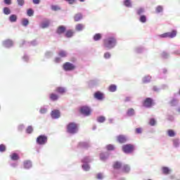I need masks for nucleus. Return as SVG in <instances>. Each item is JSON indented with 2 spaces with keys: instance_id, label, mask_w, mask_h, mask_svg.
Listing matches in <instances>:
<instances>
[{
  "instance_id": "38",
  "label": "nucleus",
  "mask_w": 180,
  "mask_h": 180,
  "mask_svg": "<svg viewBox=\"0 0 180 180\" xmlns=\"http://www.w3.org/2000/svg\"><path fill=\"white\" fill-rule=\"evenodd\" d=\"M50 99L51 101H57V99H58V96L56 94H51L50 95Z\"/></svg>"
},
{
  "instance_id": "27",
  "label": "nucleus",
  "mask_w": 180,
  "mask_h": 180,
  "mask_svg": "<svg viewBox=\"0 0 180 180\" xmlns=\"http://www.w3.org/2000/svg\"><path fill=\"white\" fill-rule=\"evenodd\" d=\"M58 56L62 58L67 57V56H68V53L65 51L61 50L58 52Z\"/></svg>"
},
{
  "instance_id": "26",
  "label": "nucleus",
  "mask_w": 180,
  "mask_h": 180,
  "mask_svg": "<svg viewBox=\"0 0 180 180\" xmlns=\"http://www.w3.org/2000/svg\"><path fill=\"white\" fill-rule=\"evenodd\" d=\"M84 25L82 24H78L76 25L75 27V30L77 31V32H82V30H84Z\"/></svg>"
},
{
  "instance_id": "56",
  "label": "nucleus",
  "mask_w": 180,
  "mask_h": 180,
  "mask_svg": "<svg viewBox=\"0 0 180 180\" xmlns=\"http://www.w3.org/2000/svg\"><path fill=\"white\" fill-rule=\"evenodd\" d=\"M37 44H39V42L37 40H34L31 41L30 46H37Z\"/></svg>"
},
{
  "instance_id": "12",
  "label": "nucleus",
  "mask_w": 180,
  "mask_h": 180,
  "mask_svg": "<svg viewBox=\"0 0 180 180\" xmlns=\"http://www.w3.org/2000/svg\"><path fill=\"white\" fill-rule=\"evenodd\" d=\"M179 96V95H176V96H175L174 98H173L172 99V101H170V105L172 106H176V105H178V103H179V99L178 98Z\"/></svg>"
},
{
  "instance_id": "19",
  "label": "nucleus",
  "mask_w": 180,
  "mask_h": 180,
  "mask_svg": "<svg viewBox=\"0 0 180 180\" xmlns=\"http://www.w3.org/2000/svg\"><path fill=\"white\" fill-rule=\"evenodd\" d=\"M11 159L13 160V161H18V160H19L20 158L19 157V155H18L17 153H12L11 155Z\"/></svg>"
},
{
  "instance_id": "63",
  "label": "nucleus",
  "mask_w": 180,
  "mask_h": 180,
  "mask_svg": "<svg viewBox=\"0 0 180 180\" xmlns=\"http://www.w3.org/2000/svg\"><path fill=\"white\" fill-rule=\"evenodd\" d=\"M173 53L176 54V56H180V50L174 51Z\"/></svg>"
},
{
  "instance_id": "55",
  "label": "nucleus",
  "mask_w": 180,
  "mask_h": 180,
  "mask_svg": "<svg viewBox=\"0 0 180 180\" xmlns=\"http://www.w3.org/2000/svg\"><path fill=\"white\" fill-rule=\"evenodd\" d=\"M5 5H12V0H4Z\"/></svg>"
},
{
  "instance_id": "10",
  "label": "nucleus",
  "mask_w": 180,
  "mask_h": 180,
  "mask_svg": "<svg viewBox=\"0 0 180 180\" xmlns=\"http://www.w3.org/2000/svg\"><path fill=\"white\" fill-rule=\"evenodd\" d=\"M3 46L6 49H9L10 47H12V46H13V41L11 39H7L3 41Z\"/></svg>"
},
{
  "instance_id": "22",
  "label": "nucleus",
  "mask_w": 180,
  "mask_h": 180,
  "mask_svg": "<svg viewBox=\"0 0 180 180\" xmlns=\"http://www.w3.org/2000/svg\"><path fill=\"white\" fill-rule=\"evenodd\" d=\"M47 110H49L48 105H44V106L41 108L39 112H40V113H41L43 115L44 113H47Z\"/></svg>"
},
{
  "instance_id": "47",
  "label": "nucleus",
  "mask_w": 180,
  "mask_h": 180,
  "mask_svg": "<svg viewBox=\"0 0 180 180\" xmlns=\"http://www.w3.org/2000/svg\"><path fill=\"white\" fill-rule=\"evenodd\" d=\"M106 148L108 151H112V150H115V146L112 144H109L106 146Z\"/></svg>"
},
{
  "instance_id": "51",
  "label": "nucleus",
  "mask_w": 180,
  "mask_h": 180,
  "mask_svg": "<svg viewBox=\"0 0 180 180\" xmlns=\"http://www.w3.org/2000/svg\"><path fill=\"white\" fill-rule=\"evenodd\" d=\"M32 131H33V127L32 126H29L27 129H26V132L28 134H30V133H32Z\"/></svg>"
},
{
  "instance_id": "11",
  "label": "nucleus",
  "mask_w": 180,
  "mask_h": 180,
  "mask_svg": "<svg viewBox=\"0 0 180 180\" xmlns=\"http://www.w3.org/2000/svg\"><path fill=\"white\" fill-rule=\"evenodd\" d=\"M117 141L120 143H126L127 141V137L124 135H119L117 136Z\"/></svg>"
},
{
  "instance_id": "35",
  "label": "nucleus",
  "mask_w": 180,
  "mask_h": 180,
  "mask_svg": "<svg viewBox=\"0 0 180 180\" xmlns=\"http://www.w3.org/2000/svg\"><path fill=\"white\" fill-rule=\"evenodd\" d=\"M124 5L127 6V8H131V1L130 0H124Z\"/></svg>"
},
{
  "instance_id": "48",
  "label": "nucleus",
  "mask_w": 180,
  "mask_h": 180,
  "mask_svg": "<svg viewBox=\"0 0 180 180\" xmlns=\"http://www.w3.org/2000/svg\"><path fill=\"white\" fill-rule=\"evenodd\" d=\"M162 58H168V57H169V53L165 51H163L162 53Z\"/></svg>"
},
{
  "instance_id": "39",
  "label": "nucleus",
  "mask_w": 180,
  "mask_h": 180,
  "mask_svg": "<svg viewBox=\"0 0 180 180\" xmlns=\"http://www.w3.org/2000/svg\"><path fill=\"white\" fill-rule=\"evenodd\" d=\"M22 26H27V25H29V20H27V18H23L22 20V22H21Z\"/></svg>"
},
{
  "instance_id": "53",
  "label": "nucleus",
  "mask_w": 180,
  "mask_h": 180,
  "mask_svg": "<svg viewBox=\"0 0 180 180\" xmlns=\"http://www.w3.org/2000/svg\"><path fill=\"white\" fill-rule=\"evenodd\" d=\"M155 120L154 118H151L149 121V124H150L151 126H155Z\"/></svg>"
},
{
  "instance_id": "18",
  "label": "nucleus",
  "mask_w": 180,
  "mask_h": 180,
  "mask_svg": "<svg viewBox=\"0 0 180 180\" xmlns=\"http://www.w3.org/2000/svg\"><path fill=\"white\" fill-rule=\"evenodd\" d=\"M24 168H25V169L32 168V162L30 160L24 161Z\"/></svg>"
},
{
  "instance_id": "23",
  "label": "nucleus",
  "mask_w": 180,
  "mask_h": 180,
  "mask_svg": "<svg viewBox=\"0 0 180 180\" xmlns=\"http://www.w3.org/2000/svg\"><path fill=\"white\" fill-rule=\"evenodd\" d=\"M173 146L174 147H175L176 148L179 147L180 146V141L179 139H174L173 140Z\"/></svg>"
},
{
  "instance_id": "40",
  "label": "nucleus",
  "mask_w": 180,
  "mask_h": 180,
  "mask_svg": "<svg viewBox=\"0 0 180 180\" xmlns=\"http://www.w3.org/2000/svg\"><path fill=\"white\" fill-rule=\"evenodd\" d=\"M162 172H163V174L168 175V174H169V172H171V169H169V168H168V167H163Z\"/></svg>"
},
{
  "instance_id": "44",
  "label": "nucleus",
  "mask_w": 180,
  "mask_h": 180,
  "mask_svg": "<svg viewBox=\"0 0 180 180\" xmlns=\"http://www.w3.org/2000/svg\"><path fill=\"white\" fill-rule=\"evenodd\" d=\"M73 34H74V32H72V30H68V31H67V32L65 34V37H72Z\"/></svg>"
},
{
  "instance_id": "46",
  "label": "nucleus",
  "mask_w": 180,
  "mask_h": 180,
  "mask_svg": "<svg viewBox=\"0 0 180 180\" xmlns=\"http://www.w3.org/2000/svg\"><path fill=\"white\" fill-rule=\"evenodd\" d=\"M34 13V11H33V9H32V8L28 9L27 11V15L28 16H33Z\"/></svg>"
},
{
  "instance_id": "33",
  "label": "nucleus",
  "mask_w": 180,
  "mask_h": 180,
  "mask_svg": "<svg viewBox=\"0 0 180 180\" xmlns=\"http://www.w3.org/2000/svg\"><path fill=\"white\" fill-rule=\"evenodd\" d=\"M56 92H58V94H64V93H65V88L58 87V88H56Z\"/></svg>"
},
{
  "instance_id": "31",
  "label": "nucleus",
  "mask_w": 180,
  "mask_h": 180,
  "mask_svg": "<svg viewBox=\"0 0 180 180\" xmlns=\"http://www.w3.org/2000/svg\"><path fill=\"white\" fill-rule=\"evenodd\" d=\"M114 169H119L120 168H122V163L120 162H116L114 165Z\"/></svg>"
},
{
  "instance_id": "17",
  "label": "nucleus",
  "mask_w": 180,
  "mask_h": 180,
  "mask_svg": "<svg viewBox=\"0 0 180 180\" xmlns=\"http://www.w3.org/2000/svg\"><path fill=\"white\" fill-rule=\"evenodd\" d=\"M94 97L96 98V99H98V101H102V99H103V94L97 91L95 93Z\"/></svg>"
},
{
  "instance_id": "43",
  "label": "nucleus",
  "mask_w": 180,
  "mask_h": 180,
  "mask_svg": "<svg viewBox=\"0 0 180 180\" xmlns=\"http://www.w3.org/2000/svg\"><path fill=\"white\" fill-rule=\"evenodd\" d=\"M105 120H106V119L103 116H101L97 118V122L98 123H103V122H105Z\"/></svg>"
},
{
  "instance_id": "8",
  "label": "nucleus",
  "mask_w": 180,
  "mask_h": 180,
  "mask_svg": "<svg viewBox=\"0 0 180 180\" xmlns=\"http://www.w3.org/2000/svg\"><path fill=\"white\" fill-rule=\"evenodd\" d=\"M63 70L65 71H72V70H75V65L70 62H67L63 65Z\"/></svg>"
},
{
  "instance_id": "14",
  "label": "nucleus",
  "mask_w": 180,
  "mask_h": 180,
  "mask_svg": "<svg viewBox=\"0 0 180 180\" xmlns=\"http://www.w3.org/2000/svg\"><path fill=\"white\" fill-rule=\"evenodd\" d=\"M39 26L41 27V29H46V27H49V26H50V20H45L42 21Z\"/></svg>"
},
{
  "instance_id": "9",
  "label": "nucleus",
  "mask_w": 180,
  "mask_h": 180,
  "mask_svg": "<svg viewBox=\"0 0 180 180\" xmlns=\"http://www.w3.org/2000/svg\"><path fill=\"white\" fill-rule=\"evenodd\" d=\"M143 106L145 108H151L153 106V99L151 98H147L143 103Z\"/></svg>"
},
{
  "instance_id": "2",
  "label": "nucleus",
  "mask_w": 180,
  "mask_h": 180,
  "mask_svg": "<svg viewBox=\"0 0 180 180\" xmlns=\"http://www.w3.org/2000/svg\"><path fill=\"white\" fill-rule=\"evenodd\" d=\"M67 131L69 134H75L78 133V125L74 122H70L68 124Z\"/></svg>"
},
{
  "instance_id": "45",
  "label": "nucleus",
  "mask_w": 180,
  "mask_h": 180,
  "mask_svg": "<svg viewBox=\"0 0 180 180\" xmlns=\"http://www.w3.org/2000/svg\"><path fill=\"white\" fill-rule=\"evenodd\" d=\"M162 11H163V8L162 6H158V7H156V13H161Z\"/></svg>"
},
{
  "instance_id": "16",
  "label": "nucleus",
  "mask_w": 180,
  "mask_h": 180,
  "mask_svg": "<svg viewBox=\"0 0 180 180\" xmlns=\"http://www.w3.org/2000/svg\"><path fill=\"white\" fill-rule=\"evenodd\" d=\"M89 146L90 145L88 142H80L77 146L78 148H88Z\"/></svg>"
},
{
  "instance_id": "36",
  "label": "nucleus",
  "mask_w": 180,
  "mask_h": 180,
  "mask_svg": "<svg viewBox=\"0 0 180 180\" xmlns=\"http://www.w3.org/2000/svg\"><path fill=\"white\" fill-rule=\"evenodd\" d=\"M127 116H134V109H133V108L128 109V110L127 112Z\"/></svg>"
},
{
  "instance_id": "4",
  "label": "nucleus",
  "mask_w": 180,
  "mask_h": 180,
  "mask_svg": "<svg viewBox=\"0 0 180 180\" xmlns=\"http://www.w3.org/2000/svg\"><path fill=\"white\" fill-rule=\"evenodd\" d=\"M176 30H174L172 32H165L159 35V37L161 39H167V37L169 39H174V37H176Z\"/></svg>"
},
{
  "instance_id": "52",
  "label": "nucleus",
  "mask_w": 180,
  "mask_h": 180,
  "mask_svg": "<svg viewBox=\"0 0 180 180\" xmlns=\"http://www.w3.org/2000/svg\"><path fill=\"white\" fill-rule=\"evenodd\" d=\"M17 4L19 6H23L25 5V0H17Z\"/></svg>"
},
{
  "instance_id": "58",
  "label": "nucleus",
  "mask_w": 180,
  "mask_h": 180,
  "mask_svg": "<svg viewBox=\"0 0 180 180\" xmlns=\"http://www.w3.org/2000/svg\"><path fill=\"white\" fill-rule=\"evenodd\" d=\"M97 179H103V174H102L101 173H98L97 174Z\"/></svg>"
},
{
  "instance_id": "59",
  "label": "nucleus",
  "mask_w": 180,
  "mask_h": 180,
  "mask_svg": "<svg viewBox=\"0 0 180 180\" xmlns=\"http://www.w3.org/2000/svg\"><path fill=\"white\" fill-rule=\"evenodd\" d=\"M22 60L24 61H29V56H27V55L25 54L24 56L22 57Z\"/></svg>"
},
{
  "instance_id": "1",
  "label": "nucleus",
  "mask_w": 180,
  "mask_h": 180,
  "mask_svg": "<svg viewBox=\"0 0 180 180\" xmlns=\"http://www.w3.org/2000/svg\"><path fill=\"white\" fill-rule=\"evenodd\" d=\"M117 44V40L116 39V35L108 37L103 41V48L107 50H112Z\"/></svg>"
},
{
  "instance_id": "37",
  "label": "nucleus",
  "mask_w": 180,
  "mask_h": 180,
  "mask_svg": "<svg viewBox=\"0 0 180 180\" xmlns=\"http://www.w3.org/2000/svg\"><path fill=\"white\" fill-rule=\"evenodd\" d=\"M145 51H146V49H144L142 46H139L135 49L136 53H143Z\"/></svg>"
},
{
  "instance_id": "30",
  "label": "nucleus",
  "mask_w": 180,
  "mask_h": 180,
  "mask_svg": "<svg viewBox=\"0 0 180 180\" xmlns=\"http://www.w3.org/2000/svg\"><path fill=\"white\" fill-rule=\"evenodd\" d=\"M101 39H102V34H96L94 36V41H98L99 40H101Z\"/></svg>"
},
{
  "instance_id": "54",
  "label": "nucleus",
  "mask_w": 180,
  "mask_h": 180,
  "mask_svg": "<svg viewBox=\"0 0 180 180\" xmlns=\"http://www.w3.org/2000/svg\"><path fill=\"white\" fill-rule=\"evenodd\" d=\"M53 56V52L51 51H48L45 53V56L46 57V58H50V57H51Z\"/></svg>"
},
{
  "instance_id": "3",
  "label": "nucleus",
  "mask_w": 180,
  "mask_h": 180,
  "mask_svg": "<svg viewBox=\"0 0 180 180\" xmlns=\"http://www.w3.org/2000/svg\"><path fill=\"white\" fill-rule=\"evenodd\" d=\"M91 161H92V158L90 157H85L82 160V162L83 163L82 168L84 171H89L91 169V166H89Z\"/></svg>"
},
{
  "instance_id": "7",
  "label": "nucleus",
  "mask_w": 180,
  "mask_h": 180,
  "mask_svg": "<svg viewBox=\"0 0 180 180\" xmlns=\"http://www.w3.org/2000/svg\"><path fill=\"white\" fill-rule=\"evenodd\" d=\"M91 108L86 105H84L80 108V112L83 116H89L91 115Z\"/></svg>"
},
{
  "instance_id": "20",
  "label": "nucleus",
  "mask_w": 180,
  "mask_h": 180,
  "mask_svg": "<svg viewBox=\"0 0 180 180\" xmlns=\"http://www.w3.org/2000/svg\"><path fill=\"white\" fill-rule=\"evenodd\" d=\"M9 20H10V22H11V23H13L15 22H16V20H18V16H16V15H15V14H12L9 17Z\"/></svg>"
},
{
  "instance_id": "24",
  "label": "nucleus",
  "mask_w": 180,
  "mask_h": 180,
  "mask_svg": "<svg viewBox=\"0 0 180 180\" xmlns=\"http://www.w3.org/2000/svg\"><path fill=\"white\" fill-rule=\"evenodd\" d=\"M65 32V27L64 26H60L57 30V33L58 34H62V33H64Z\"/></svg>"
},
{
  "instance_id": "15",
  "label": "nucleus",
  "mask_w": 180,
  "mask_h": 180,
  "mask_svg": "<svg viewBox=\"0 0 180 180\" xmlns=\"http://www.w3.org/2000/svg\"><path fill=\"white\" fill-rule=\"evenodd\" d=\"M109 158V153H102L100 154V160L101 161H106Z\"/></svg>"
},
{
  "instance_id": "41",
  "label": "nucleus",
  "mask_w": 180,
  "mask_h": 180,
  "mask_svg": "<svg viewBox=\"0 0 180 180\" xmlns=\"http://www.w3.org/2000/svg\"><path fill=\"white\" fill-rule=\"evenodd\" d=\"M139 20L141 23H146L147 22V17L146 15H141Z\"/></svg>"
},
{
  "instance_id": "21",
  "label": "nucleus",
  "mask_w": 180,
  "mask_h": 180,
  "mask_svg": "<svg viewBox=\"0 0 180 180\" xmlns=\"http://www.w3.org/2000/svg\"><path fill=\"white\" fill-rule=\"evenodd\" d=\"M122 171L126 173L130 172V166L129 165H124L122 166Z\"/></svg>"
},
{
  "instance_id": "34",
  "label": "nucleus",
  "mask_w": 180,
  "mask_h": 180,
  "mask_svg": "<svg viewBox=\"0 0 180 180\" xmlns=\"http://www.w3.org/2000/svg\"><path fill=\"white\" fill-rule=\"evenodd\" d=\"M150 80H151V77L150 76L144 77L142 79L143 84H147L150 82Z\"/></svg>"
},
{
  "instance_id": "57",
  "label": "nucleus",
  "mask_w": 180,
  "mask_h": 180,
  "mask_svg": "<svg viewBox=\"0 0 180 180\" xmlns=\"http://www.w3.org/2000/svg\"><path fill=\"white\" fill-rule=\"evenodd\" d=\"M110 56H111L110 53L106 52L105 53H104V58H106V59L110 58Z\"/></svg>"
},
{
  "instance_id": "28",
  "label": "nucleus",
  "mask_w": 180,
  "mask_h": 180,
  "mask_svg": "<svg viewBox=\"0 0 180 180\" xmlns=\"http://www.w3.org/2000/svg\"><path fill=\"white\" fill-rule=\"evenodd\" d=\"M82 19V14L79 13L75 15V22H79Z\"/></svg>"
},
{
  "instance_id": "64",
  "label": "nucleus",
  "mask_w": 180,
  "mask_h": 180,
  "mask_svg": "<svg viewBox=\"0 0 180 180\" xmlns=\"http://www.w3.org/2000/svg\"><path fill=\"white\" fill-rule=\"evenodd\" d=\"M55 62L56 63H61V58H56Z\"/></svg>"
},
{
  "instance_id": "61",
  "label": "nucleus",
  "mask_w": 180,
  "mask_h": 180,
  "mask_svg": "<svg viewBox=\"0 0 180 180\" xmlns=\"http://www.w3.org/2000/svg\"><path fill=\"white\" fill-rule=\"evenodd\" d=\"M167 120H170V122H173V120H174V116H172V115H168Z\"/></svg>"
},
{
  "instance_id": "49",
  "label": "nucleus",
  "mask_w": 180,
  "mask_h": 180,
  "mask_svg": "<svg viewBox=\"0 0 180 180\" xmlns=\"http://www.w3.org/2000/svg\"><path fill=\"white\" fill-rule=\"evenodd\" d=\"M6 150V147L4 144L0 145V153H4Z\"/></svg>"
},
{
  "instance_id": "60",
  "label": "nucleus",
  "mask_w": 180,
  "mask_h": 180,
  "mask_svg": "<svg viewBox=\"0 0 180 180\" xmlns=\"http://www.w3.org/2000/svg\"><path fill=\"white\" fill-rule=\"evenodd\" d=\"M11 167H13V168H16V167H18V162H13L11 164Z\"/></svg>"
},
{
  "instance_id": "29",
  "label": "nucleus",
  "mask_w": 180,
  "mask_h": 180,
  "mask_svg": "<svg viewBox=\"0 0 180 180\" xmlns=\"http://www.w3.org/2000/svg\"><path fill=\"white\" fill-rule=\"evenodd\" d=\"M3 13H4V15H11V8L8 7H4L3 8Z\"/></svg>"
},
{
  "instance_id": "62",
  "label": "nucleus",
  "mask_w": 180,
  "mask_h": 180,
  "mask_svg": "<svg viewBox=\"0 0 180 180\" xmlns=\"http://www.w3.org/2000/svg\"><path fill=\"white\" fill-rule=\"evenodd\" d=\"M23 129H25V125L23 124H20L18 126V130H23Z\"/></svg>"
},
{
  "instance_id": "50",
  "label": "nucleus",
  "mask_w": 180,
  "mask_h": 180,
  "mask_svg": "<svg viewBox=\"0 0 180 180\" xmlns=\"http://www.w3.org/2000/svg\"><path fill=\"white\" fill-rule=\"evenodd\" d=\"M137 15H141L142 13H144V8H140L136 11Z\"/></svg>"
},
{
  "instance_id": "6",
  "label": "nucleus",
  "mask_w": 180,
  "mask_h": 180,
  "mask_svg": "<svg viewBox=\"0 0 180 180\" xmlns=\"http://www.w3.org/2000/svg\"><path fill=\"white\" fill-rule=\"evenodd\" d=\"M47 143V136L46 135H40L37 138V143L39 146H44Z\"/></svg>"
},
{
  "instance_id": "5",
  "label": "nucleus",
  "mask_w": 180,
  "mask_h": 180,
  "mask_svg": "<svg viewBox=\"0 0 180 180\" xmlns=\"http://www.w3.org/2000/svg\"><path fill=\"white\" fill-rule=\"evenodd\" d=\"M122 151L125 153V154H130L134 151V146L131 144H127L122 146Z\"/></svg>"
},
{
  "instance_id": "42",
  "label": "nucleus",
  "mask_w": 180,
  "mask_h": 180,
  "mask_svg": "<svg viewBox=\"0 0 180 180\" xmlns=\"http://www.w3.org/2000/svg\"><path fill=\"white\" fill-rule=\"evenodd\" d=\"M51 9L52 11H60L61 8L58 5H53L51 6Z\"/></svg>"
},
{
  "instance_id": "25",
  "label": "nucleus",
  "mask_w": 180,
  "mask_h": 180,
  "mask_svg": "<svg viewBox=\"0 0 180 180\" xmlns=\"http://www.w3.org/2000/svg\"><path fill=\"white\" fill-rule=\"evenodd\" d=\"M167 135L169 136V137H175V136H176V134L174 130L169 129L167 130Z\"/></svg>"
},
{
  "instance_id": "13",
  "label": "nucleus",
  "mask_w": 180,
  "mask_h": 180,
  "mask_svg": "<svg viewBox=\"0 0 180 180\" xmlns=\"http://www.w3.org/2000/svg\"><path fill=\"white\" fill-rule=\"evenodd\" d=\"M51 115L52 119H58V117H60V110H52Z\"/></svg>"
},
{
  "instance_id": "32",
  "label": "nucleus",
  "mask_w": 180,
  "mask_h": 180,
  "mask_svg": "<svg viewBox=\"0 0 180 180\" xmlns=\"http://www.w3.org/2000/svg\"><path fill=\"white\" fill-rule=\"evenodd\" d=\"M116 89H117V86H116V85H115V84H111L109 86L110 92H116Z\"/></svg>"
}]
</instances>
